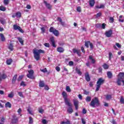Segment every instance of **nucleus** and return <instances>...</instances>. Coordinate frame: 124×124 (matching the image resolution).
<instances>
[{
	"label": "nucleus",
	"instance_id": "nucleus-39",
	"mask_svg": "<svg viewBox=\"0 0 124 124\" xmlns=\"http://www.w3.org/2000/svg\"><path fill=\"white\" fill-rule=\"evenodd\" d=\"M0 11H5V10H6V8L3 7V6H0Z\"/></svg>",
	"mask_w": 124,
	"mask_h": 124
},
{
	"label": "nucleus",
	"instance_id": "nucleus-14",
	"mask_svg": "<svg viewBox=\"0 0 124 124\" xmlns=\"http://www.w3.org/2000/svg\"><path fill=\"white\" fill-rule=\"evenodd\" d=\"M85 80L87 82H90L91 81V77H90V75L89 73H86L85 74Z\"/></svg>",
	"mask_w": 124,
	"mask_h": 124
},
{
	"label": "nucleus",
	"instance_id": "nucleus-31",
	"mask_svg": "<svg viewBox=\"0 0 124 124\" xmlns=\"http://www.w3.org/2000/svg\"><path fill=\"white\" fill-rule=\"evenodd\" d=\"M91 44V42L90 41L85 42V46L87 48H89V45Z\"/></svg>",
	"mask_w": 124,
	"mask_h": 124
},
{
	"label": "nucleus",
	"instance_id": "nucleus-29",
	"mask_svg": "<svg viewBox=\"0 0 124 124\" xmlns=\"http://www.w3.org/2000/svg\"><path fill=\"white\" fill-rule=\"evenodd\" d=\"M85 100L86 102H90L92 100V97L90 96H88L86 97Z\"/></svg>",
	"mask_w": 124,
	"mask_h": 124
},
{
	"label": "nucleus",
	"instance_id": "nucleus-46",
	"mask_svg": "<svg viewBox=\"0 0 124 124\" xmlns=\"http://www.w3.org/2000/svg\"><path fill=\"white\" fill-rule=\"evenodd\" d=\"M101 15H102V13H101V12L98 13L96 15V18H98V17H100V16H101Z\"/></svg>",
	"mask_w": 124,
	"mask_h": 124
},
{
	"label": "nucleus",
	"instance_id": "nucleus-64",
	"mask_svg": "<svg viewBox=\"0 0 124 124\" xmlns=\"http://www.w3.org/2000/svg\"><path fill=\"white\" fill-rule=\"evenodd\" d=\"M82 113L83 114H87V110H86V108H83L82 110Z\"/></svg>",
	"mask_w": 124,
	"mask_h": 124
},
{
	"label": "nucleus",
	"instance_id": "nucleus-8",
	"mask_svg": "<svg viewBox=\"0 0 124 124\" xmlns=\"http://www.w3.org/2000/svg\"><path fill=\"white\" fill-rule=\"evenodd\" d=\"M6 78H7V75L5 73H3L2 74L0 73V84L1 83L2 80H5Z\"/></svg>",
	"mask_w": 124,
	"mask_h": 124
},
{
	"label": "nucleus",
	"instance_id": "nucleus-28",
	"mask_svg": "<svg viewBox=\"0 0 124 124\" xmlns=\"http://www.w3.org/2000/svg\"><path fill=\"white\" fill-rule=\"evenodd\" d=\"M14 97V93L13 92H11L10 93L8 94V97H9V98H13V97Z\"/></svg>",
	"mask_w": 124,
	"mask_h": 124
},
{
	"label": "nucleus",
	"instance_id": "nucleus-45",
	"mask_svg": "<svg viewBox=\"0 0 124 124\" xmlns=\"http://www.w3.org/2000/svg\"><path fill=\"white\" fill-rule=\"evenodd\" d=\"M44 46H45V47H46L47 48L50 47V44L49 43H46L44 44Z\"/></svg>",
	"mask_w": 124,
	"mask_h": 124
},
{
	"label": "nucleus",
	"instance_id": "nucleus-59",
	"mask_svg": "<svg viewBox=\"0 0 124 124\" xmlns=\"http://www.w3.org/2000/svg\"><path fill=\"white\" fill-rule=\"evenodd\" d=\"M84 94H86V95H88L89 94V93H90V92L84 90Z\"/></svg>",
	"mask_w": 124,
	"mask_h": 124
},
{
	"label": "nucleus",
	"instance_id": "nucleus-40",
	"mask_svg": "<svg viewBox=\"0 0 124 124\" xmlns=\"http://www.w3.org/2000/svg\"><path fill=\"white\" fill-rule=\"evenodd\" d=\"M29 124H33V120H32V117H29Z\"/></svg>",
	"mask_w": 124,
	"mask_h": 124
},
{
	"label": "nucleus",
	"instance_id": "nucleus-32",
	"mask_svg": "<svg viewBox=\"0 0 124 124\" xmlns=\"http://www.w3.org/2000/svg\"><path fill=\"white\" fill-rule=\"evenodd\" d=\"M5 121V118H4V117H1L0 119L1 122H0V124H4Z\"/></svg>",
	"mask_w": 124,
	"mask_h": 124
},
{
	"label": "nucleus",
	"instance_id": "nucleus-58",
	"mask_svg": "<svg viewBox=\"0 0 124 124\" xmlns=\"http://www.w3.org/2000/svg\"><path fill=\"white\" fill-rule=\"evenodd\" d=\"M89 86L90 87H91V88L93 87V81H90L89 83Z\"/></svg>",
	"mask_w": 124,
	"mask_h": 124
},
{
	"label": "nucleus",
	"instance_id": "nucleus-4",
	"mask_svg": "<svg viewBox=\"0 0 124 124\" xmlns=\"http://www.w3.org/2000/svg\"><path fill=\"white\" fill-rule=\"evenodd\" d=\"M104 82H105V80H104L102 78L98 79L96 82V92H98V91H99V88L101 87V85H103V84H104Z\"/></svg>",
	"mask_w": 124,
	"mask_h": 124
},
{
	"label": "nucleus",
	"instance_id": "nucleus-37",
	"mask_svg": "<svg viewBox=\"0 0 124 124\" xmlns=\"http://www.w3.org/2000/svg\"><path fill=\"white\" fill-rule=\"evenodd\" d=\"M60 124H70V121L69 120H67L66 122L62 121L61 123Z\"/></svg>",
	"mask_w": 124,
	"mask_h": 124
},
{
	"label": "nucleus",
	"instance_id": "nucleus-47",
	"mask_svg": "<svg viewBox=\"0 0 124 124\" xmlns=\"http://www.w3.org/2000/svg\"><path fill=\"white\" fill-rule=\"evenodd\" d=\"M41 31H42V33H45V27H41Z\"/></svg>",
	"mask_w": 124,
	"mask_h": 124
},
{
	"label": "nucleus",
	"instance_id": "nucleus-53",
	"mask_svg": "<svg viewBox=\"0 0 124 124\" xmlns=\"http://www.w3.org/2000/svg\"><path fill=\"white\" fill-rule=\"evenodd\" d=\"M77 11H78V12H81V7L80 6L77 7Z\"/></svg>",
	"mask_w": 124,
	"mask_h": 124
},
{
	"label": "nucleus",
	"instance_id": "nucleus-30",
	"mask_svg": "<svg viewBox=\"0 0 124 124\" xmlns=\"http://www.w3.org/2000/svg\"><path fill=\"white\" fill-rule=\"evenodd\" d=\"M16 17L17 18H21L22 16V14L20 12H17L16 13Z\"/></svg>",
	"mask_w": 124,
	"mask_h": 124
},
{
	"label": "nucleus",
	"instance_id": "nucleus-41",
	"mask_svg": "<svg viewBox=\"0 0 124 124\" xmlns=\"http://www.w3.org/2000/svg\"><path fill=\"white\" fill-rule=\"evenodd\" d=\"M66 91L68 92V93H70V92H71V89H70V87L69 86H66Z\"/></svg>",
	"mask_w": 124,
	"mask_h": 124
},
{
	"label": "nucleus",
	"instance_id": "nucleus-6",
	"mask_svg": "<svg viewBox=\"0 0 124 124\" xmlns=\"http://www.w3.org/2000/svg\"><path fill=\"white\" fill-rule=\"evenodd\" d=\"M28 74L27 75V77L28 78H29L30 79H34V76H33V74H34V71H33V70L31 69L29 71H28Z\"/></svg>",
	"mask_w": 124,
	"mask_h": 124
},
{
	"label": "nucleus",
	"instance_id": "nucleus-15",
	"mask_svg": "<svg viewBox=\"0 0 124 124\" xmlns=\"http://www.w3.org/2000/svg\"><path fill=\"white\" fill-rule=\"evenodd\" d=\"M89 60L91 61V63H93V64H94V63H95L96 61H95V59H93V56L90 55L89 56Z\"/></svg>",
	"mask_w": 124,
	"mask_h": 124
},
{
	"label": "nucleus",
	"instance_id": "nucleus-50",
	"mask_svg": "<svg viewBox=\"0 0 124 124\" xmlns=\"http://www.w3.org/2000/svg\"><path fill=\"white\" fill-rule=\"evenodd\" d=\"M20 86H23V87H26V83H25V82L24 81H21L20 83Z\"/></svg>",
	"mask_w": 124,
	"mask_h": 124
},
{
	"label": "nucleus",
	"instance_id": "nucleus-36",
	"mask_svg": "<svg viewBox=\"0 0 124 124\" xmlns=\"http://www.w3.org/2000/svg\"><path fill=\"white\" fill-rule=\"evenodd\" d=\"M5 107H8L9 108H11V104L9 102H7L5 104Z\"/></svg>",
	"mask_w": 124,
	"mask_h": 124
},
{
	"label": "nucleus",
	"instance_id": "nucleus-11",
	"mask_svg": "<svg viewBox=\"0 0 124 124\" xmlns=\"http://www.w3.org/2000/svg\"><path fill=\"white\" fill-rule=\"evenodd\" d=\"M49 40L51 42L50 44H51L52 47L56 48V47H57V46H56V43H55V37L52 36L50 38Z\"/></svg>",
	"mask_w": 124,
	"mask_h": 124
},
{
	"label": "nucleus",
	"instance_id": "nucleus-34",
	"mask_svg": "<svg viewBox=\"0 0 124 124\" xmlns=\"http://www.w3.org/2000/svg\"><path fill=\"white\" fill-rule=\"evenodd\" d=\"M6 63L8 64V65H10V64L12 63V59L7 60L6 61Z\"/></svg>",
	"mask_w": 124,
	"mask_h": 124
},
{
	"label": "nucleus",
	"instance_id": "nucleus-35",
	"mask_svg": "<svg viewBox=\"0 0 124 124\" xmlns=\"http://www.w3.org/2000/svg\"><path fill=\"white\" fill-rule=\"evenodd\" d=\"M122 80H122V79H120L119 78H118L117 81V85L118 86H121V85L122 84Z\"/></svg>",
	"mask_w": 124,
	"mask_h": 124
},
{
	"label": "nucleus",
	"instance_id": "nucleus-2",
	"mask_svg": "<svg viewBox=\"0 0 124 124\" xmlns=\"http://www.w3.org/2000/svg\"><path fill=\"white\" fill-rule=\"evenodd\" d=\"M45 53V51L42 49H37L36 48H34L33 49V54L34 55V58L36 61H39L40 60V54H44Z\"/></svg>",
	"mask_w": 124,
	"mask_h": 124
},
{
	"label": "nucleus",
	"instance_id": "nucleus-62",
	"mask_svg": "<svg viewBox=\"0 0 124 124\" xmlns=\"http://www.w3.org/2000/svg\"><path fill=\"white\" fill-rule=\"evenodd\" d=\"M42 124H47V120H46V119H43V120L42 121Z\"/></svg>",
	"mask_w": 124,
	"mask_h": 124
},
{
	"label": "nucleus",
	"instance_id": "nucleus-10",
	"mask_svg": "<svg viewBox=\"0 0 124 124\" xmlns=\"http://www.w3.org/2000/svg\"><path fill=\"white\" fill-rule=\"evenodd\" d=\"M113 34V31L111 29H110L108 31H106L105 33V35L106 37H111Z\"/></svg>",
	"mask_w": 124,
	"mask_h": 124
},
{
	"label": "nucleus",
	"instance_id": "nucleus-27",
	"mask_svg": "<svg viewBox=\"0 0 124 124\" xmlns=\"http://www.w3.org/2000/svg\"><path fill=\"white\" fill-rule=\"evenodd\" d=\"M104 69H108V68H109V65H108V64H107V63H104L103 65H102Z\"/></svg>",
	"mask_w": 124,
	"mask_h": 124
},
{
	"label": "nucleus",
	"instance_id": "nucleus-5",
	"mask_svg": "<svg viewBox=\"0 0 124 124\" xmlns=\"http://www.w3.org/2000/svg\"><path fill=\"white\" fill-rule=\"evenodd\" d=\"M49 32H52L55 36H59L60 35V32L57 30L55 28L51 27L49 30Z\"/></svg>",
	"mask_w": 124,
	"mask_h": 124
},
{
	"label": "nucleus",
	"instance_id": "nucleus-18",
	"mask_svg": "<svg viewBox=\"0 0 124 124\" xmlns=\"http://www.w3.org/2000/svg\"><path fill=\"white\" fill-rule=\"evenodd\" d=\"M57 51L60 53H63V52H64V48L62 47H58L57 48Z\"/></svg>",
	"mask_w": 124,
	"mask_h": 124
},
{
	"label": "nucleus",
	"instance_id": "nucleus-44",
	"mask_svg": "<svg viewBox=\"0 0 124 124\" xmlns=\"http://www.w3.org/2000/svg\"><path fill=\"white\" fill-rule=\"evenodd\" d=\"M120 102L123 104H124V99L123 96H121L120 98Z\"/></svg>",
	"mask_w": 124,
	"mask_h": 124
},
{
	"label": "nucleus",
	"instance_id": "nucleus-25",
	"mask_svg": "<svg viewBox=\"0 0 124 124\" xmlns=\"http://www.w3.org/2000/svg\"><path fill=\"white\" fill-rule=\"evenodd\" d=\"M17 39H18L19 42L20 43L21 45H24V40H23V39L22 38L18 37Z\"/></svg>",
	"mask_w": 124,
	"mask_h": 124
},
{
	"label": "nucleus",
	"instance_id": "nucleus-17",
	"mask_svg": "<svg viewBox=\"0 0 124 124\" xmlns=\"http://www.w3.org/2000/svg\"><path fill=\"white\" fill-rule=\"evenodd\" d=\"M17 76H18V75L17 74H16L13 77V78L12 79V83L13 84H15V83L16 82V80H17Z\"/></svg>",
	"mask_w": 124,
	"mask_h": 124
},
{
	"label": "nucleus",
	"instance_id": "nucleus-48",
	"mask_svg": "<svg viewBox=\"0 0 124 124\" xmlns=\"http://www.w3.org/2000/svg\"><path fill=\"white\" fill-rule=\"evenodd\" d=\"M79 51L78 49H76V48L73 49V52L74 54H77V52Z\"/></svg>",
	"mask_w": 124,
	"mask_h": 124
},
{
	"label": "nucleus",
	"instance_id": "nucleus-23",
	"mask_svg": "<svg viewBox=\"0 0 124 124\" xmlns=\"http://www.w3.org/2000/svg\"><path fill=\"white\" fill-rule=\"evenodd\" d=\"M118 78L120 79L121 80H124V73L120 72L119 73V77Z\"/></svg>",
	"mask_w": 124,
	"mask_h": 124
},
{
	"label": "nucleus",
	"instance_id": "nucleus-9",
	"mask_svg": "<svg viewBox=\"0 0 124 124\" xmlns=\"http://www.w3.org/2000/svg\"><path fill=\"white\" fill-rule=\"evenodd\" d=\"M19 121V118L17 117L16 115L14 114L12 116V124H17Z\"/></svg>",
	"mask_w": 124,
	"mask_h": 124
},
{
	"label": "nucleus",
	"instance_id": "nucleus-20",
	"mask_svg": "<svg viewBox=\"0 0 124 124\" xmlns=\"http://www.w3.org/2000/svg\"><path fill=\"white\" fill-rule=\"evenodd\" d=\"M8 48L10 51H13L14 50V45H13V43H10L9 44Z\"/></svg>",
	"mask_w": 124,
	"mask_h": 124
},
{
	"label": "nucleus",
	"instance_id": "nucleus-19",
	"mask_svg": "<svg viewBox=\"0 0 124 124\" xmlns=\"http://www.w3.org/2000/svg\"><path fill=\"white\" fill-rule=\"evenodd\" d=\"M95 4V1H94V0H89V5L91 6V7H93Z\"/></svg>",
	"mask_w": 124,
	"mask_h": 124
},
{
	"label": "nucleus",
	"instance_id": "nucleus-7",
	"mask_svg": "<svg viewBox=\"0 0 124 124\" xmlns=\"http://www.w3.org/2000/svg\"><path fill=\"white\" fill-rule=\"evenodd\" d=\"M13 29L15 31H19L20 32H21V33H24V30L21 28V27L16 24L13 25Z\"/></svg>",
	"mask_w": 124,
	"mask_h": 124
},
{
	"label": "nucleus",
	"instance_id": "nucleus-21",
	"mask_svg": "<svg viewBox=\"0 0 124 124\" xmlns=\"http://www.w3.org/2000/svg\"><path fill=\"white\" fill-rule=\"evenodd\" d=\"M107 75L108 79H111L112 77H113V74L110 71H108L107 72Z\"/></svg>",
	"mask_w": 124,
	"mask_h": 124
},
{
	"label": "nucleus",
	"instance_id": "nucleus-54",
	"mask_svg": "<svg viewBox=\"0 0 124 124\" xmlns=\"http://www.w3.org/2000/svg\"><path fill=\"white\" fill-rule=\"evenodd\" d=\"M18 94L20 96V97H24L22 92H18Z\"/></svg>",
	"mask_w": 124,
	"mask_h": 124
},
{
	"label": "nucleus",
	"instance_id": "nucleus-38",
	"mask_svg": "<svg viewBox=\"0 0 124 124\" xmlns=\"http://www.w3.org/2000/svg\"><path fill=\"white\" fill-rule=\"evenodd\" d=\"M3 3L4 5H8L9 4V0H4Z\"/></svg>",
	"mask_w": 124,
	"mask_h": 124
},
{
	"label": "nucleus",
	"instance_id": "nucleus-55",
	"mask_svg": "<svg viewBox=\"0 0 124 124\" xmlns=\"http://www.w3.org/2000/svg\"><path fill=\"white\" fill-rule=\"evenodd\" d=\"M89 45L90 46L91 50H93V43H90Z\"/></svg>",
	"mask_w": 124,
	"mask_h": 124
},
{
	"label": "nucleus",
	"instance_id": "nucleus-16",
	"mask_svg": "<svg viewBox=\"0 0 124 124\" xmlns=\"http://www.w3.org/2000/svg\"><path fill=\"white\" fill-rule=\"evenodd\" d=\"M0 39L1 41H2V42H4L5 40H6V39L5 38L4 35L3 33H0Z\"/></svg>",
	"mask_w": 124,
	"mask_h": 124
},
{
	"label": "nucleus",
	"instance_id": "nucleus-49",
	"mask_svg": "<svg viewBox=\"0 0 124 124\" xmlns=\"http://www.w3.org/2000/svg\"><path fill=\"white\" fill-rule=\"evenodd\" d=\"M41 71L44 73H46L47 72V68H45L44 69H41Z\"/></svg>",
	"mask_w": 124,
	"mask_h": 124
},
{
	"label": "nucleus",
	"instance_id": "nucleus-52",
	"mask_svg": "<svg viewBox=\"0 0 124 124\" xmlns=\"http://www.w3.org/2000/svg\"><path fill=\"white\" fill-rule=\"evenodd\" d=\"M27 111L30 115H32V113L31 112V108H27Z\"/></svg>",
	"mask_w": 124,
	"mask_h": 124
},
{
	"label": "nucleus",
	"instance_id": "nucleus-12",
	"mask_svg": "<svg viewBox=\"0 0 124 124\" xmlns=\"http://www.w3.org/2000/svg\"><path fill=\"white\" fill-rule=\"evenodd\" d=\"M73 102L76 110H78V108H79V101L76 99H74Z\"/></svg>",
	"mask_w": 124,
	"mask_h": 124
},
{
	"label": "nucleus",
	"instance_id": "nucleus-33",
	"mask_svg": "<svg viewBox=\"0 0 124 124\" xmlns=\"http://www.w3.org/2000/svg\"><path fill=\"white\" fill-rule=\"evenodd\" d=\"M106 98L107 100H110V99H111V98H112V95H111L110 94H107L106 95Z\"/></svg>",
	"mask_w": 124,
	"mask_h": 124
},
{
	"label": "nucleus",
	"instance_id": "nucleus-3",
	"mask_svg": "<svg viewBox=\"0 0 124 124\" xmlns=\"http://www.w3.org/2000/svg\"><path fill=\"white\" fill-rule=\"evenodd\" d=\"M90 106L91 107H93V108H95V106L96 107L100 106V101H99V99L96 97L92 99L90 104Z\"/></svg>",
	"mask_w": 124,
	"mask_h": 124
},
{
	"label": "nucleus",
	"instance_id": "nucleus-42",
	"mask_svg": "<svg viewBox=\"0 0 124 124\" xmlns=\"http://www.w3.org/2000/svg\"><path fill=\"white\" fill-rule=\"evenodd\" d=\"M95 27L97 28V29H99L101 27V24L100 23H97L95 24Z\"/></svg>",
	"mask_w": 124,
	"mask_h": 124
},
{
	"label": "nucleus",
	"instance_id": "nucleus-57",
	"mask_svg": "<svg viewBox=\"0 0 124 124\" xmlns=\"http://www.w3.org/2000/svg\"><path fill=\"white\" fill-rule=\"evenodd\" d=\"M81 50L82 53H83V54H85V53H86V51H85V48H84V47L81 46Z\"/></svg>",
	"mask_w": 124,
	"mask_h": 124
},
{
	"label": "nucleus",
	"instance_id": "nucleus-61",
	"mask_svg": "<svg viewBox=\"0 0 124 124\" xmlns=\"http://www.w3.org/2000/svg\"><path fill=\"white\" fill-rule=\"evenodd\" d=\"M73 64H74V62L73 61H70L69 62V65H70V66L73 65Z\"/></svg>",
	"mask_w": 124,
	"mask_h": 124
},
{
	"label": "nucleus",
	"instance_id": "nucleus-26",
	"mask_svg": "<svg viewBox=\"0 0 124 124\" xmlns=\"http://www.w3.org/2000/svg\"><path fill=\"white\" fill-rule=\"evenodd\" d=\"M24 75H22L21 76H19L17 78V81L18 82H20V81H22V80L23 79V78H24Z\"/></svg>",
	"mask_w": 124,
	"mask_h": 124
},
{
	"label": "nucleus",
	"instance_id": "nucleus-43",
	"mask_svg": "<svg viewBox=\"0 0 124 124\" xmlns=\"http://www.w3.org/2000/svg\"><path fill=\"white\" fill-rule=\"evenodd\" d=\"M109 61H111V59L113 58V54L111 53V52H109Z\"/></svg>",
	"mask_w": 124,
	"mask_h": 124
},
{
	"label": "nucleus",
	"instance_id": "nucleus-60",
	"mask_svg": "<svg viewBox=\"0 0 124 124\" xmlns=\"http://www.w3.org/2000/svg\"><path fill=\"white\" fill-rule=\"evenodd\" d=\"M116 45L118 48H122V46L119 43H116Z\"/></svg>",
	"mask_w": 124,
	"mask_h": 124
},
{
	"label": "nucleus",
	"instance_id": "nucleus-63",
	"mask_svg": "<svg viewBox=\"0 0 124 124\" xmlns=\"http://www.w3.org/2000/svg\"><path fill=\"white\" fill-rule=\"evenodd\" d=\"M109 21H110L111 23H114V18L112 17H110Z\"/></svg>",
	"mask_w": 124,
	"mask_h": 124
},
{
	"label": "nucleus",
	"instance_id": "nucleus-56",
	"mask_svg": "<svg viewBox=\"0 0 124 124\" xmlns=\"http://www.w3.org/2000/svg\"><path fill=\"white\" fill-rule=\"evenodd\" d=\"M102 70H103V69L101 67H100L98 68V72L99 73H102Z\"/></svg>",
	"mask_w": 124,
	"mask_h": 124
},
{
	"label": "nucleus",
	"instance_id": "nucleus-13",
	"mask_svg": "<svg viewBox=\"0 0 124 124\" xmlns=\"http://www.w3.org/2000/svg\"><path fill=\"white\" fill-rule=\"evenodd\" d=\"M44 3L45 4L47 9H52V5H51V4L48 3V2H47L45 0H44Z\"/></svg>",
	"mask_w": 124,
	"mask_h": 124
},
{
	"label": "nucleus",
	"instance_id": "nucleus-22",
	"mask_svg": "<svg viewBox=\"0 0 124 124\" xmlns=\"http://www.w3.org/2000/svg\"><path fill=\"white\" fill-rule=\"evenodd\" d=\"M75 70L78 75H79L80 76L82 75V72H81V70L79 68H78V67H76Z\"/></svg>",
	"mask_w": 124,
	"mask_h": 124
},
{
	"label": "nucleus",
	"instance_id": "nucleus-51",
	"mask_svg": "<svg viewBox=\"0 0 124 124\" xmlns=\"http://www.w3.org/2000/svg\"><path fill=\"white\" fill-rule=\"evenodd\" d=\"M101 28L103 29V30H105V28H106V24H105V23H103L102 24Z\"/></svg>",
	"mask_w": 124,
	"mask_h": 124
},
{
	"label": "nucleus",
	"instance_id": "nucleus-1",
	"mask_svg": "<svg viewBox=\"0 0 124 124\" xmlns=\"http://www.w3.org/2000/svg\"><path fill=\"white\" fill-rule=\"evenodd\" d=\"M62 95L64 99L65 105L69 107L67 110L68 113L69 114H72L74 111L73 108H72V104H71V103L68 101V99H67V93H66V92H65V91H63L62 92Z\"/></svg>",
	"mask_w": 124,
	"mask_h": 124
},
{
	"label": "nucleus",
	"instance_id": "nucleus-24",
	"mask_svg": "<svg viewBox=\"0 0 124 124\" xmlns=\"http://www.w3.org/2000/svg\"><path fill=\"white\" fill-rule=\"evenodd\" d=\"M39 86L40 88H43V87H45V83H44V81H40Z\"/></svg>",
	"mask_w": 124,
	"mask_h": 124
}]
</instances>
